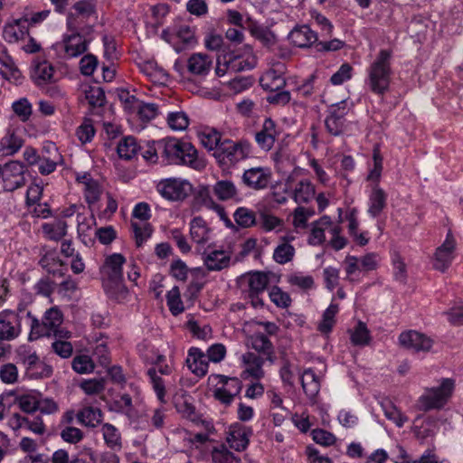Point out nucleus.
Masks as SVG:
<instances>
[{
    "instance_id": "f257e3e1",
    "label": "nucleus",
    "mask_w": 463,
    "mask_h": 463,
    "mask_svg": "<svg viewBox=\"0 0 463 463\" xmlns=\"http://www.w3.org/2000/svg\"><path fill=\"white\" fill-rule=\"evenodd\" d=\"M160 156L168 165H186L194 170L205 167L203 159L198 157V152L189 142L175 137L158 140Z\"/></svg>"
},
{
    "instance_id": "f03ea898",
    "label": "nucleus",
    "mask_w": 463,
    "mask_h": 463,
    "mask_svg": "<svg viewBox=\"0 0 463 463\" xmlns=\"http://www.w3.org/2000/svg\"><path fill=\"white\" fill-rule=\"evenodd\" d=\"M392 51L382 49L368 66L365 84L377 95H383L390 89L392 80Z\"/></svg>"
},
{
    "instance_id": "7ed1b4c3",
    "label": "nucleus",
    "mask_w": 463,
    "mask_h": 463,
    "mask_svg": "<svg viewBox=\"0 0 463 463\" xmlns=\"http://www.w3.org/2000/svg\"><path fill=\"white\" fill-rule=\"evenodd\" d=\"M251 153V145L247 140L233 142L230 139H224L220 144L213 156L222 165H233Z\"/></svg>"
},
{
    "instance_id": "20e7f679",
    "label": "nucleus",
    "mask_w": 463,
    "mask_h": 463,
    "mask_svg": "<svg viewBox=\"0 0 463 463\" xmlns=\"http://www.w3.org/2000/svg\"><path fill=\"white\" fill-rule=\"evenodd\" d=\"M326 113L324 122L327 133L334 137H340L345 134L348 129L346 100L330 105L327 108Z\"/></svg>"
},
{
    "instance_id": "39448f33",
    "label": "nucleus",
    "mask_w": 463,
    "mask_h": 463,
    "mask_svg": "<svg viewBox=\"0 0 463 463\" xmlns=\"http://www.w3.org/2000/svg\"><path fill=\"white\" fill-rule=\"evenodd\" d=\"M157 193L170 202H180L186 199L193 191V185L184 179L165 178L160 180L156 186Z\"/></svg>"
},
{
    "instance_id": "423d86ee",
    "label": "nucleus",
    "mask_w": 463,
    "mask_h": 463,
    "mask_svg": "<svg viewBox=\"0 0 463 463\" xmlns=\"http://www.w3.org/2000/svg\"><path fill=\"white\" fill-rule=\"evenodd\" d=\"M455 383L452 379L444 378L439 387L432 388L420 398V406L423 411L442 408L450 397Z\"/></svg>"
},
{
    "instance_id": "0eeeda50",
    "label": "nucleus",
    "mask_w": 463,
    "mask_h": 463,
    "mask_svg": "<svg viewBox=\"0 0 463 463\" xmlns=\"http://www.w3.org/2000/svg\"><path fill=\"white\" fill-rule=\"evenodd\" d=\"M26 166L18 161H10L0 165V175L3 180L4 190L14 192L25 184L24 173Z\"/></svg>"
},
{
    "instance_id": "6e6552de",
    "label": "nucleus",
    "mask_w": 463,
    "mask_h": 463,
    "mask_svg": "<svg viewBox=\"0 0 463 463\" xmlns=\"http://www.w3.org/2000/svg\"><path fill=\"white\" fill-rule=\"evenodd\" d=\"M212 376L219 379L221 387H217L213 391V397L228 406L232 404L234 398L241 393L242 389V382L237 377H229L223 374H213Z\"/></svg>"
},
{
    "instance_id": "1a4fd4ad",
    "label": "nucleus",
    "mask_w": 463,
    "mask_h": 463,
    "mask_svg": "<svg viewBox=\"0 0 463 463\" xmlns=\"http://www.w3.org/2000/svg\"><path fill=\"white\" fill-rule=\"evenodd\" d=\"M264 90H269L270 93L267 96V101L269 104L286 105L290 100V93L287 90H279L285 85V80L282 77H276L274 74H267L260 80Z\"/></svg>"
},
{
    "instance_id": "9d476101",
    "label": "nucleus",
    "mask_w": 463,
    "mask_h": 463,
    "mask_svg": "<svg viewBox=\"0 0 463 463\" xmlns=\"http://www.w3.org/2000/svg\"><path fill=\"white\" fill-rule=\"evenodd\" d=\"M399 344L403 348L416 353L428 352L433 345V340L422 333L409 330L400 334Z\"/></svg>"
},
{
    "instance_id": "9b49d317",
    "label": "nucleus",
    "mask_w": 463,
    "mask_h": 463,
    "mask_svg": "<svg viewBox=\"0 0 463 463\" xmlns=\"http://www.w3.org/2000/svg\"><path fill=\"white\" fill-rule=\"evenodd\" d=\"M271 172L267 167L256 166L246 169L241 176V183L249 189L259 191L269 186Z\"/></svg>"
},
{
    "instance_id": "f8f14e48",
    "label": "nucleus",
    "mask_w": 463,
    "mask_h": 463,
    "mask_svg": "<svg viewBox=\"0 0 463 463\" xmlns=\"http://www.w3.org/2000/svg\"><path fill=\"white\" fill-rule=\"evenodd\" d=\"M251 435V428L235 423L229 428L226 440L231 449L236 451H243L247 449Z\"/></svg>"
},
{
    "instance_id": "ddd939ff",
    "label": "nucleus",
    "mask_w": 463,
    "mask_h": 463,
    "mask_svg": "<svg viewBox=\"0 0 463 463\" xmlns=\"http://www.w3.org/2000/svg\"><path fill=\"white\" fill-rule=\"evenodd\" d=\"M277 124L270 118H266L262 124V128L255 134V141L260 149L269 151L279 136Z\"/></svg>"
},
{
    "instance_id": "4468645a",
    "label": "nucleus",
    "mask_w": 463,
    "mask_h": 463,
    "mask_svg": "<svg viewBox=\"0 0 463 463\" xmlns=\"http://www.w3.org/2000/svg\"><path fill=\"white\" fill-rule=\"evenodd\" d=\"M456 246L455 240L450 232L448 233L445 241L437 249L433 267L444 272L451 264L453 251Z\"/></svg>"
},
{
    "instance_id": "2eb2a0df",
    "label": "nucleus",
    "mask_w": 463,
    "mask_h": 463,
    "mask_svg": "<svg viewBox=\"0 0 463 463\" xmlns=\"http://www.w3.org/2000/svg\"><path fill=\"white\" fill-rule=\"evenodd\" d=\"M62 43L66 55L70 58H75L87 52L90 40L75 32L70 35H64Z\"/></svg>"
},
{
    "instance_id": "dca6fc26",
    "label": "nucleus",
    "mask_w": 463,
    "mask_h": 463,
    "mask_svg": "<svg viewBox=\"0 0 463 463\" xmlns=\"http://www.w3.org/2000/svg\"><path fill=\"white\" fill-rule=\"evenodd\" d=\"M29 33V20L27 16L14 19L5 25L3 37L8 43H16Z\"/></svg>"
},
{
    "instance_id": "f3484780",
    "label": "nucleus",
    "mask_w": 463,
    "mask_h": 463,
    "mask_svg": "<svg viewBox=\"0 0 463 463\" xmlns=\"http://www.w3.org/2000/svg\"><path fill=\"white\" fill-rule=\"evenodd\" d=\"M289 42L296 47L307 48L317 42V34L308 25L295 27L288 34Z\"/></svg>"
},
{
    "instance_id": "a211bd4d",
    "label": "nucleus",
    "mask_w": 463,
    "mask_h": 463,
    "mask_svg": "<svg viewBox=\"0 0 463 463\" xmlns=\"http://www.w3.org/2000/svg\"><path fill=\"white\" fill-rule=\"evenodd\" d=\"M53 66L47 61H34L31 70V79L37 86L53 81Z\"/></svg>"
},
{
    "instance_id": "6ab92c4d",
    "label": "nucleus",
    "mask_w": 463,
    "mask_h": 463,
    "mask_svg": "<svg viewBox=\"0 0 463 463\" xmlns=\"http://www.w3.org/2000/svg\"><path fill=\"white\" fill-rule=\"evenodd\" d=\"M188 368L198 377L204 376L208 372V359L197 347H191L186 359Z\"/></svg>"
},
{
    "instance_id": "aec40b11",
    "label": "nucleus",
    "mask_w": 463,
    "mask_h": 463,
    "mask_svg": "<svg viewBox=\"0 0 463 463\" xmlns=\"http://www.w3.org/2000/svg\"><path fill=\"white\" fill-rule=\"evenodd\" d=\"M294 239L295 237L292 235L282 236L279 238V243L273 251V260L275 262L284 265L293 260L296 250L294 246L290 244V241Z\"/></svg>"
},
{
    "instance_id": "412c9836",
    "label": "nucleus",
    "mask_w": 463,
    "mask_h": 463,
    "mask_svg": "<svg viewBox=\"0 0 463 463\" xmlns=\"http://www.w3.org/2000/svg\"><path fill=\"white\" fill-rule=\"evenodd\" d=\"M213 64L211 57L204 53H194L187 60V69L191 74L197 76H206Z\"/></svg>"
},
{
    "instance_id": "4be33fe9",
    "label": "nucleus",
    "mask_w": 463,
    "mask_h": 463,
    "mask_svg": "<svg viewBox=\"0 0 463 463\" xmlns=\"http://www.w3.org/2000/svg\"><path fill=\"white\" fill-rule=\"evenodd\" d=\"M203 263L208 270L217 271L227 268L230 264V255L223 250H213L209 253L203 252Z\"/></svg>"
},
{
    "instance_id": "5701e85b",
    "label": "nucleus",
    "mask_w": 463,
    "mask_h": 463,
    "mask_svg": "<svg viewBox=\"0 0 463 463\" xmlns=\"http://www.w3.org/2000/svg\"><path fill=\"white\" fill-rule=\"evenodd\" d=\"M387 194L378 185L374 186L369 196L368 213L371 217H378L386 207Z\"/></svg>"
},
{
    "instance_id": "b1692460",
    "label": "nucleus",
    "mask_w": 463,
    "mask_h": 463,
    "mask_svg": "<svg viewBox=\"0 0 463 463\" xmlns=\"http://www.w3.org/2000/svg\"><path fill=\"white\" fill-rule=\"evenodd\" d=\"M126 262V258L120 253H113L108 256L104 263V271L107 279H123L122 267Z\"/></svg>"
},
{
    "instance_id": "393cba45",
    "label": "nucleus",
    "mask_w": 463,
    "mask_h": 463,
    "mask_svg": "<svg viewBox=\"0 0 463 463\" xmlns=\"http://www.w3.org/2000/svg\"><path fill=\"white\" fill-rule=\"evenodd\" d=\"M304 392L309 400H314L319 392L320 382L314 370L306 369L300 376Z\"/></svg>"
},
{
    "instance_id": "a878e982",
    "label": "nucleus",
    "mask_w": 463,
    "mask_h": 463,
    "mask_svg": "<svg viewBox=\"0 0 463 463\" xmlns=\"http://www.w3.org/2000/svg\"><path fill=\"white\" fill-rule=\"evenodd\" d=\"M213 189L208 185H199L194 194V204L198 207L204 206L213 211L223 212V206L214 202L212 197Z\"/></svg>"
},
{
    "instance_id": "bb28decb",
    "label": "nucleus",
    "mask_w": 463,
    "mask_h": 463,
    "mask_svg": "<svg viewBox=\"0 0 463 463\" xmlns=\"http://www.w3.org/2000/svg\"><path fill=\"white\" fill-rule=\"evenodd\" d=\"M141 150L136 137L128 136L120 139L117 146V153L121 159L131 160Z\"/></svg>"
},
{
    "instance_id": "cd10ccee",
    "label": "nucleus",
    "mask_w": 463,
    "mask_h": 463,
    "mask_svg": "<svg viewBox=\"0 0 463 463\" xmlns=\"http://www.w3.org/2000/svg\"><path fill=\"white\" fill-rule=\"evenodd\" d=\"M241 359L248 366L244 373L258 380L264 376V371L262 369L264 359L261 356L251 352H247L242 354Z\"/></svg>"
},
{
    "instance_id": "c85d7f7f",
    "label": "nucleus",
    "mask_w": 463,
    "mask_h": 463,
    "mask_svg": "<svg viewBox=\"0 0 463 463\" xmlns=\"http://www.w3.org/2000/svg\"><path fill=\"white\" fill-rule=\"evenodd\" d=\"M77 420L82 425L95 428L102 421V411L99 408L87 406L81 409L76 415Z\"/></svg>"
},
{
    "instance_id": "c756f323",
    "label": "nucleus",
    "mask_w": 463,
    "mask_h": 463,
    "mask_svg": "<svg viewBox=\"0 0 463 463\" xmlns=\"http://www.w3.org/2000/svg\"><path fill=\"white\" fill-rule=\"evenodd\" d=\"M103 287L108 297L117 301L125 299L128 293V288L123 284V279H118L117 280L113 279H107L103 282Z\"/></svg>"
},
{
    "instance_id": "7c9ffc66",
    "label": "nucleus",
    "mask_w": 463,
    "mask_h": 463,
    "mask_svg": "<svg viewBox=\"0 0 463 463\" xmlns=\"http://www.w3.org/2000/svg\"><path fill=\"white\" fill-rule=\"evenodd\" d=\"M181 395L176 393L173 398L175 407L176 411L184 417H186L194 421L196 420L195 408L189 402L190 396L186 393V392L184 390H181Z\"/></svg>"
},
{
    "instance_id": "2f4dec72",
    "label": "nucleus",
    "mask_w": 463,
    "mask_h": 463,
    "mask_svg": "<svg viewBox=\"0 0 463 463\" xmlns=\"http://www.w3.org/2000/svg\"><path fill=\"white\" fill-rule=\"evenodd\" d=\"M213 194L220 201H228L237 196L238 190L233 182L219 180L213 186Z\"/></svg>"
},
{
    "instance_id": "473e14b6",
    "label": "nucleus",
    "mask_w": 463,
    "mask_h": 463,
    "mask_svg": "<svg viewBox=\"0 0 463 463\" xmlns=\"http://www.w3.org/2000/svg\"><path fill=\"white\" fill-rule=\"evenodd\" d=\"M209 229L205 221L198 216L194 217L190 223V235L193 241L198 244L205 243L209 240Z\"/></svg>"
},
{
    "instance_id": "72a5a7b5",
    "label": "nucleus",
    "mask_w": 463,
    "mask_h": 463,
    "mask_svg": "<svg viewBox=\"0 0 463 463\" xmlns=\"http://www.w3.org/2000/svg\"><path fill=\"white\" fill-rule=\"evenodd\" d=\"M223 65L234 72L249 71L254 68V63L248 60H241L240 55L234 52H228L222 56Z\"/></svg>"
},
{
    "instance_id": "f704fd0d",
    "label": "nucleus",
    "mask_w": 463,
    "mask_h": 463,
    "mask_svg": "<svg viewBox=\"0 0 463 463\" xmlns=\"http://www.w3.org/2000/svg\"><path fill=\"white\" fill-rule=\"evenodd\" d=\"M67 227V222L65 221L58 220L53 223H43L42 225V230L49 240L58 241L66 235Z\"/></svg>"
},
{
    "instance_id": "c9c22d12",
    "label": "nucleus",
    "mask_w": 463,
    "mask_h": 463,
    "mask_svg": "<svg viewBox=\"0 0 463 463\" xmlns=\"http://www.w3.org/2000/svg\"><path fill=\"white\" fill-rule=\"evenodd\" d=\"M235 222L241 228H250L257 225L258 215L246 207H239L233 213Z\"/></svg>"
},
{
    "instance_id": "e433bc0d",
    "label": "nucleus",
    "mask_w": 463,
    "mask_h": 463,
    "mask_svg": "<svg viewBox=\"0 0 463 463\" xmlns=\"http://www.w3.org/2000/svg\"><path fill=\"white\" fill-rule=\"evenodd\" d=\"M385 417L401 428L408 421V418L390 401L381 403Z\"/></svg>"
},
{
    "instance_id": "4c0bfd02",
    "label": "nucleus",
    "mask_w": 463,
    "mask_h": 463,
    "mask_svg": "<svg viewBox=\"0 0 463 463\" xmlns=\"http://www.w3.org/2000/svg\"><path fill=\"white\" fill-rule=\"evenodd\" d=\"M315 195L314 185L308 180L300 181L294 191V200L298 203L309 202Z\"/></svg>"
},
{
    "instance_id": "58836bf2",
    "label": "nucleus",
    "mask_w": 463,
    "mask_h": 463,
    "mask_svg": "<svg viewBox=\"0 0 463 463\" xmlns=\"http://www.w3.org/2000/svg\"><path fill=\"white\" fill-rule=\"evenodd\" d=\"M269 284V277L263 271H255L249 275V292L261 294Z\"/></svg>"
},
{
    "instance_id": "ea45409f",
    "label": "nucleus",
    "mask_w": 463,
    "mask_h": 463,
    "mask_svg": "<svg viewBox=\"0 0 463 463\" xmlns=\"http://www.w3.org/2000/svg\"><path fill=\"white\" fill-rule=\"evenodd\" d=\"M39 265L46 269V271L54 276H61V267L63 266L62 261L52 253L44 254L39 260Z\"/></svg>"
},
{
    "instance_id": "a19ab883",
    "label": "nucleus",
    "mask_w": 463,
    "mask_h": 463,
    "mask_svg": "<svg viewBox=\"0 0 463 463\" xmlns=\"http://www.w3.org/2000/svg\"><path fill=\"white\" fill-rule=\"evenodd\" d=\"M283 224V221L265 210L258 213L257 225L265 232H271Z\"/></svg>"
},
{
    "instance_id": "79ce46f5",
    "label": "nucleus",
    "mask_w": 463,
    "mask_h": 463,
    "mask_svg": "<svg viewBox=\"0 0 463 463\" xmlns=\"http://www.w3.org/2000/svg\"><path fill=\"white\" fill-rule=\"evenodd\" d=\"M26 317L29 320L31 328L29 340L33 341L43 336H50L49 330L46 326H44L43 320L40 322L30 311L26 313Z\"/></svg>"
},
{
    "instance_id": "37998d69",
    "label": "nucleus",
    "mask_w": 463,
    "mask_h": 463,
    "mask_svg": "<svg viewBox=\"0 0 463 463\" xmlns=\"http://www.w3.org/2000/svg\"><path fill=\"white\" fill-rule=\"evenodd\" d=\"M199 137L202 145L208 150H217L222 141L221 133L214 128L205 129Z\"/></svg>"
},
{
    "instance_id": "c03bdc74",
    "label": "nucleus",
    "mask_w": 463,
    "mask_h": 463,
    "mask_svg": "<svg viewBox=\"0 0 463 463\" xmlns=\"http://www.w3.org/2000/svg\"><path fill=\"white\" fill-rule=\"evenodd\" d=\"M213 463H240L241 459L231 452L224 444L214 447L212 450Z\"/></svg>"
},
{
    "instance_id": "a18cd8bd",
    "label": "nucleus",
    "mask_w": 463,
    "mask_h": 463,
    "mask_svg": "<svg viewBox=\"0 0 463 463\" xmlns=\"http://www.w3.org/2000/svg\"><path fill=\"white\" fill-rule=\"evenodd\" d=\"M102 433L105 443L110 449L121 448V437L118 429L110 424L105 423L102 426Z\"/></svg>"
},
{
    "instance_id": "49530a36",
    "label": "nucleus",
    "mask_w": 463,
    "mask_h": 463,
    "mask_svg": "<svg viewBox=\"0 0 463 463\" xmlns=\"http://www.w3.org/2000/svg\"><path fill=\"white\" fill-rule=\"evenodd\" d=\"M166 303L172 315L178 316L184 312V307L181 299L179 288L177 286H175L171 290L167 292Z\"/></svg>"
},
{
    "instance_id": "de8ad7c7",
    "label": "nucleus",
    "mask_w": 463,
    "mask_h": 463,
    "mask_svg": "<svg viewBox=\"0 0 463 463\" xmlns=\"http://www.w3.org/2000/svg\"><path fill=\"white\" fill-rule=\"evenodd\" d=\"M43 320L44 322V326H46L49 330V335L51 336L52 331L62 324L63 315L58 307H52L44 313Z\"/></svg>"
},
{
    "instance_id": "09e8293b",
    "label": "nucleus",
    "mask_w": 463,
    "mask_h": 463,
    "mask_svg": "<svg viewBox=\"0 0 463 463\" xmlns=\"http://www.w3.org/2000/svg\"><path fill=\"white\" fill-rule=\"evenodd\" d=\"M338 305L331 303L323 314V319L318 325V330L323 334L329 333L335 322V317L338 312Z\"/></svg>"
},
{
    "instance_id": "8fccbe9b",
    "label": "nucleus",
    "mask_w": 463,
    "mask_h": 463,
    "mask_svg": "<svg viewBox=\"0 0 463 463\" xmlns=\"http://www.w3.org/2000/svg\"><path fill=\"white\" fill-rule=\"evenodd\" d=\"M147 375L150 378L153 389L156 394L157 399L161 403L165 404V384L161 376L157 374L156 368H149L147 370Z\"/></svg>"
},
{
    "instance_id": "3c124183",
    "label": "nucleus",
    "mask_w": 463,
    "mask_h": 463,
    "mask_svg": "<svg viewBox=\"0 0 463 463\" xmlns=\"http://www.w3.org/2000/svg\"><path fill=\"white\" fill-rule=\"evenodd\" d=\"M251 347L258 353H273L274 347L270 340L262 333H257L250 338Z\"/></svg>"
},
{
    "instance_id": "603ef678",
    "label": "nucleus",
    "mask_w": 463,
    "mask_h": 463,
    "mask_svg": "<svg viewBox=\"0 0 463 463\" xmlns=\"http://www.w3.org/2000/svg\"><path fill=\"white\" fill-rule=\"evenodd\" d=\"M250 33L265 46H271L276 43L275 34L267 27L254 24L250 27Z\"/></svg>"
},
{
    "instance_id": "864d4df0",
    "label": "nucleus",
    "mask_w": 463,
    "mask_h": 463,
    "mask_svg": "<svg viewBox=\"0 0 463 463\" xmlns=\"http://www.w3.org/2000/svg\"><path fill=\"white\" fill-rule=\"evenodd\" d=\"M14 113L23 121H27L32 113L33 107L31 102L26 98H21L12 104Z\"/></svg>"
},
{
    "instance_id": "5fc2aeb1",
    "label": "nucleus",
    "mask_w": 463,
    "mask_h": 463,
    "mask_svg": "<svg viewBox=\"0 0 463 463\" xmlns=\"http://www.w3.org/2000/svg\"><path fill=\"white\" fill-rule=\"evenodd\" d=\"M131 229L137 247H141L153 232L152 226L149 223L140 225L137 222H132Z\"/></svg>"
},
{
    "instance_id": "6e6d98bb",
    "label": "nucleus",
    "mask_w": 463,
    "mask_h": 463,
    "mask_svg": "<svg viewBox=\"0 0 463 463\" xmlns=\"http://www.w3.org/2000/svg\"><path fill=\"white\" fill-rule=\"evenodd\" d=\"M287 282L291 286L298 287L302 290H309L314 287V279L310 275H302L301 273H292L287 276Z\"/></svg>"
},
{
    "instance_id": "4d7b16f0",
    "label": "nucleus",
    "mask_w": 463,
    "mask_h": 463,
    "mask_svg": "<svg viewBox=\"0 0 463 463\" xmlns=\"http://www.w3.org/2000/svg\"><path fill=\"white\" fill-rule=\"evenodd\" d=\"M85 98L92 108L102 107L106 100L103 89L96 86H90L85 90Z\"/></svg>"
},
{
    "instance_id": "13d9d810",
    "label": "nucleus",
    "mask_w": 463,
    "mask_h": 463,
    "mask_svg": "<svg viewBox=\"0 0 463 463\" xmlns=\"http://www.w3.org/2000/svg\"><path fill=\"white\" fill-rule=\"evenodd\" d=\"M370 341V332L366 325L363 322H358L351 334V342L354 345H365Z\"/></svg>"
},
{
    "instance_id": "bf43d9fd",
    "label": "nucleus",
    "mask_w": 463,
    "mask_h": 463,
    "mask_svg": "<svg viewBox=\"0 0 463 463\" xmlns=\"http://www.w3.org/2000/svg\"><path fill=\"white\" fill-rule=\"evenodd\" d=\"M168 126L173 130H184L189 125L187 115L183 111L171 112L167 116Z\"/></svg>"
},
{
    "instance_id": "052dcab7",
    "label": "nucleus",
    "mask_w": 463,
    "mask_h": 463,
    "mask_svg": "<svg viewBox=\"0 0 463 463\" xmlns=\"http://www.w3.org/2000/svg\"><path fill=\"white\" fill-rule=\"evenodd\" d=\"M269 298L278 307L281 308L288 307L292 301L290 296L278 286L271 288Z\"/></svg>"
},
{
    "instance_id": "680f3d73",
    "label": "nucleus",
    "mask_w": 463,
    "mask_h": 463,
    "mask_svg": "<svg viewBox=\"0 0 463 463\" xmlns=\"http://www.w3.org/2000/svg\"><path fill=\"white\" fill-rule=\"evenodd\" d=\"M72 369L78 373H88L93 371L94 364L91 358L85 354L77 355L71 363Z\"/></svg>"
},
{
    "instance_id": "e2e57ef3",
    "label": "nucleus",
    "mask_w": 463,
    "mask_h": 463,
    "mask_svg": "<svg viewBox=\"0 0 463 463\" xmlns=\"http://www.w3.org/2000/svg\"><path fill=\"white\" fill-rule=\"evenodd\" d=\"M43 194V186L40 184H32L25 194V206L27 209H31L33 204L41 202Z\"/></svg>"
},
{
    "instance_id": "0e129e2a",
    "label": "nucleus",
    "mask_w": 463,
    "mask_h": 463,
    "mask_svg": "<svg viewBox=\"0 0 463 463\" xmlns=\"http://www.w3.org/2000/svg\"><path fill=\"white\" fill-rule=\"evenodd\" d=\"M132 409V398L129 394L124 393L118 400H115L109 406V410L118 413H124L130 416L129 411Z\"/></svg>"
},
{
    "instance_id": "69168bd1",
    "label": "nucleus",
    "mask_w": 463,
    "mask_h": 463,
    "mask_svg": "<svg viewBox=\"0 0 463 463\" xmlns=\"http://www.w3.org/2000/svg\"><path fill=\"white\" fill-rule=\"evenodd\" d=\"M61 438L63 441L70 444H77L81 441L84 438V434L81 430L72 426H66L61 430Z\"/></svg>"
},
{
    "instance_id": "338daca9",
    "label": "nucleus",
    "mask_w": 463,
    "mask_h": 463,
    "mask_svg": "<svg viewBox=\"0 0 463 463\" xmlns=\"http://www.w3.org/2000/svg\"><path fill=\"white\" fill-rule=\"evenodd\" d=\"M313 440L319 445L328 447L335 443L336 438L332 433L324 429H315L311 431Z\"/></svg>"
},
{
    "instance_id": "774afa93",
    "label": "nucleus",
    "mask_w": 463,
    "mask_h": 463,
    "mask_svg": "<svg viewBox=\"0 0 463 463\" xmlns=\"http://www.w3.org/2000/svg\"><path fill=\"white\" fill-rule=\"evenodd\" d=\"M101 194L99 184L95 180H90L84 188V197L89 205L97 203Z\"/></svg>"
}]
</instances>
